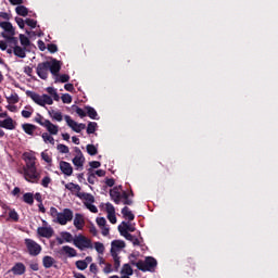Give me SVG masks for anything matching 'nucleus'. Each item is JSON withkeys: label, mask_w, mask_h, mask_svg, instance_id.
Returning <instances> with one entry per match:
<instances>
[{"label": "nucleus", "mask_w": 278, "mask_h": 278, "mask_svg": "<svg viewBox=\"0 0 278 278\" xmlns=\"http://www.w3.org/2000/svg\"><path fill=\"white\" fill-rule=\"evenodd\" d=\"M41 138L45 142H49L50 144H55V139L53 136L49 135L48 132H43L41 135Z\"/></svg>", "instance_id": "35"}, {"label": "nucleus", "mask_w": 278, "mask_h": 278, "mask_svg": "<svg viewBox=\"0 0 278 278\" xmlns=\"http://www.w3.org/2000/svg\"><path fill=\"white\" fill-rule=\"evenodd\" d=\"M34 114V109L31 106H25V110L22 111L23 118H31Z\"/></svg>", "instance_id": "34"}, {"label": "nucleus", "mask_w": 278, "mask_h": 278, "mask_svg": "<svg viewBox=\"0 0 278 278\" xmlns=\"http://www.w3.org/2000/svg\"><path fill=\"white\" fill-rule=\"evenodd\" d=\"M0 27L5 33H2L1 36L7 40V42H10L13 45V47H18V38L14 37L16 36V30L14 29V26H12V23L10 22H0Z\"/></svg>", "instance_id": "3"}, {"label": "nucleus", "mask_w": 278, "mask_h": 278, "mask_svg": "<svg viewBox=\"0 0 278 278\" xmlns=\"http://www.w3.org/2000/svg\"><path fill=\"white\" fill-rule=\"evenodd\" d=\"M75 266L78 268V270H86V268H88V262L81 260L76 261Z\"/></svg>", "instance_id": "37"}, {"label": "nucleus", "mask_w": 278, "mask_h": 278, "mask_svg": "<svg viewBox=\"0 0 278 278\" xmlns=\"http://www.w3.org/2000/svg\"><path fill=\"white\" fill-rule=\"evenodd\" d=\"M110 197H111L112 201H114V203H116V205H118L121 203V192H118L117 188H113L110 190Z\"/></svg>", "instance_id": "20"}, {"label": "nucleus", "mask_w": 278, "mask_h": 278, "mask_svg": "<svg viewBox=\"0 0 278 278\" xmlns=\"http://www.w3.org/2000/svg\"><path fill=\"white\" fill-rule=\"evenodd\" d=\"M50 216L53 219V223H58V225H67L73 220V211L71 208H64L63 212H58V208L54 206L50 207Z\"/></svg>", "instance_id": "2"}, {"label": "nucleus", "mask_w": 278, "mask_h": 278, "mask_svg": "<svg viewBox=\"0 0 278 278\" xmlns=\"http://www.w3.org/2000/svg\"><path fill=\"white\" fill-rule=\"evenodd\" d=\"M56 149H58L59 153H70V149L66 144L60 143L56 146Z\"/></svg>", "instance_id": "44"}, {"label": "nucleus", "mask_w": 278, "mask_h": 278, "mask_svg": "<svg viewBox=\"0 0 278 278\" xmlns=\"http://www.w3.org/2000/svg\"><path fill=\"white\" fill-rule=\"evenodd\" d=\"M114 261V271L118 273V268H121V258H113Z\"/></svg>", "instance_id": "61"}, {"label": "nucleus", "mask_w": 278, "mask_h": 278, "mask_svg": "<svg viewBox=\"0 0 278 278\" xmlns=\"http://www.w3.org/2000/svg\"><path fill=\"white\" fill-rule=\"evenodd\" d=\"M49 116L53 118L54 121H58V123H62V113L58 112L55 110H49L48 111Z\"/></svg>", "instance_id": "26"}, {"label": "nucleus", "mask_w": 278, "mask_h": 278, "mask_svg": "<svg viewBox=\"0 0 278 278\" xmlns=\"http://www.w3.org/2000/svg\"><path fill=\"white\" fill-rule=\"evenodd\" d=\"M24 244L26 247L27 253L31 257H37L39 253H42V245H40L38 242L34 241V239H25Z\"/></svg>", "instance_id": "6"}, {"label": "nucleus", "mask_w": 278, "mask_h": 278, "mask_svg": "<svg viewBox=\"0 0 278 278\" xmlns=\"http://www.w3.org/2000/svg\"><path fill=\"white\" fill-rule=\"evenodd\" d=\"M76 197L78 199H81V201H85V203H94V195H92L91 193L77 192Z\"/></svg>", "instance_id": "18"}, {"label": "nucleus", "mask_w": 278, "mask_h": 278, "mask_svg": "<svg viewBox=\"0 0 278 278\" xmlns=\"http://www.w3.org/2000/svg\"><path fill=\"white\" fill-rule=\"evenodd\" d=\"M108 219L112 225H116V213H111L108 215Z\"/></svg>", "instance_id": "58"}, {"label": "nucleus", "mask_w": 278, "mask_h": 278, "mask_svg": "<svg viewBox=\"0 0 278 278\" xmlns=\"http://www.w3.org/2000/svg\"><path fill=\"white\" fill-rule=\"evenodd\" d=\"M42 264H43V267L46 268H52V266L55 264V258L49 255L43 256Z\"/></svg>", "instance_id": "22"}, {"label": "nucleus", "mask_w": 278, "mask_h": 278, "mask_svg": "<svg viewBox=\"0 0 278 278\" xmlns=\"http://www.w3.org/2000/svg\"><path fill=\"white\" fill-rule=\"evenodd\" d=\"M41 160H43V162L47 164H51V162H53V159H51V155H49L47 151L41 152Z\"/></svg>", "instance_id": "42"}, {"label": "nucleus", "mask_w": 278, "mask_h": 278, "mask_svg": "<svg viewBox=\"0 0 278 278\" xmlns=\"http://www.w3.org/2000/svg\"><path fill=\"white\" fill-rule=\"evenodd\" d=\"M106 214H116V210L114 208V205H112V203H106Z\"/></svg>", "instance_id": "52"}, {"label": "nucleus", "mask_w": 278, "mask_h": 278, "mask_svg": "<svg viewBox=\"0 0 278 278\" xmlns=\"http://www.w3.org/2000/svg\"><path fill=\"white\" fill-rule=\"evenodd\" d=\"M7 101L10 104H16L18 103V94L17 93H12L11 96L7 97Z\"/></svg>", "instance_id": "38"}, {"label": "nucleus", "mask_w": 278, "mask_h": 278, "mask_svg": "<svg viewBox=\"0 0 278 278\" xmlns=\"http://www.w3.org/2000/svg\"><path fill=\"white\" fill-rule=\"evenodd\" d=\"M87 181L89 184H91L92 186H94V181H97V176L96 174H89L88 178H87Z\"/></svg>", "instance_id": "60"}, {"label": "nucleus", "mask_w": 278, "mask_h": 278, "mask_svg": "<svg viewBox=\"0 0 278 278\" xmlns=\"http://www.w3.org/2000/svg\"><path fill=\"white\" fill-rule=\"evenodd\" d=\"M49 66H51L49 61L38 63L36 73L40 79L47 80L49 78Z\"/></svg>", "instance_id": "8"}, {"label": "nucleus", "mask_w": 278, "mask_h": 278, "mask_svg": "<svg viewBox=\"0 0 278 278\" xmlns=\"http://www.w3.org/2000/svg\"><path fill=\"white\" fill-rule=\"evenodd\" d=\"M25 23L28 27H31V29H36V25H38V22L31 18H26Z\"/></svg>", "instance_id": "48"}, {"label": "nucleus", "mask_w": 278, "mask_h": 278, "mask_svg": "<svg viewBox=\"0 0 278 278\" xmlns=\"http://www.w3.org/2000/svg\"><path fill=\"white\" fill-rule=\"evenodd\" d=\"M104 266H105L103 268L104 275H110V273H113L114 269L112 268V264L111 263H106Z\"/></svg>", "instance_id": "51"}, {"label": "nucleus", "mask_w": 278, "mask_h": 278, "mask_svg": "<svg viewBox=\"0 0 278 278\" xmlns=\"http://www.w3.org/2000/svg\"><path fill=\"white\" fill-rule=\"evenodd\" d=\"M89 270L90 273H92L93 275H97V273H99V268L97 267V264L92 263L90 266H89Z\"/></svg>", "instance_id": "62"}, {"label": "nucleus", "mask_w": 278, "mask_h": 278, "mask_svg": "<svg viewBox=\"0 0 278 278\" xmlns=\"http://www.w3.org/2000/svg\"><path fill=\"white\" fill-rule=\"evenodd\" d=\"M27 97H29L37 105L45 108V105H53V98L51 96L43 93L42 96L34 92L26 91Z\"/></svg>", "instance_id": "4"}, {"label": "nucleus", "mask_w": 278, "mask_h": 278, "mask_svg": "<svg viewBox=\"0 0 278 278\" xmlns=\"http://www.w3.org/2000/svg\"><path fill=\"white\" fill-rule=\"evenodd\" d=\"M15 22L18 25L20 29H25V20L22 17H15Z\"/></svg>", "instance_id": "56"}, {"label": "nucleus", "mask_w": 278, "mask_h": 278, "mask_svg": "<svg viewBox=\"0 0 278 278\" xmlns=\"http://www.w3.org/2000/svg\"><path fill=\"white\" fill-rule=\"evenodd\" d=\"M26 165L23 167L24 178L29 184H38L40 181V173L36 168V157L28 155L25 159Z\"/></svg>", "instance_id": "1"}, {"label": "nucleus", "mask_w": 278, "mask_h": 278, "mask_svg": "<svg viewBox=\"0 0 278 278\" xmlns=\"http://www.w3.org/2000/svg\"><path fill=\"white\" fill-rule=\"evenodd\" d=\"M2 128L9 129L10 131H12L16 129V122H14L12 117H7L5 119L2 121Z\"/></svg>", "instance_id": "17"}, {"label": "nucleus", "mask_w": 278, "mask_h": 278, "mask_svg": "<svg viewBox=\"0 0 278 278\" xmlns=\"http://www.w3.org/2000/svg\"><path fill=\"white\" fill-rule=\"evenodd\" d=\"M15 12L18 16H27L29 14V10L25 5H17Z\"/></svg>", "instance_id": "30"}, {"label": "nucleus", "mask_w": 278, "mask_h": 278, "mask_svg": "<svg viewBox=\"0 0 278 278\" xmlns=\"http://www.w3.org/2000/svg\"><path fill=\"white\" fill-rule=\"evenodd\" d=\"M43 127H46V129L49 131V134H51V136H58V126L51 123V121L45 119Z\"/></svg>", "instance_id": "16"}, {"label": "nucleus", "mask_w": 278, "mask_h": 278, "mask_svg": "<svg viewBox=\"0 0 278 278\" xmlns=\"http://www.w3.org/2000/svg\"><path fill=\"white\" fill-rule=\"evenodd\" d=\"M30 270H34L35 273L40 270V265H38V262H30L29 263Z\"/></svg>", "instance_id": "55"}, {"label": "nucleus", "mask_w": 278, "mask_h": 278, "mask_svg": "<svg viewBox=\"0 0 278 278\" xmlns=\"http://www.w3.org/2000/svg\"><path fill=\"white\" fill-rule=\"evenodd\" d=\"M20 42L24 49H27L31 45V41L23 34H20Z\"/></svg>", "instance_id": "33"}, {"label": "nucleus", "mask_w": 278, "mask_h": 278, "mask_svg": "<svg viewBox=\"0 0 278 278\" xmlns=\"http://www.w3.org/2000/svg\"><path fill=\"white\" fill-rule=\"evenodd\" d=\"M73 242L76 249H79V251H84L85 249H92V240H90L84 235H78L73 240Z\"/></svg>", "instance_id": "7"}, {"label": "nucleus", "mask_w": 278, "mask_h": 278, "mask_svg": "<svg viewBox=\"0 0 278 278\" xmlns=\"http://www.w3.org/2000/svg\"><path fill=\"white\" fill-rule=\"evenodd\" d=\"M25 264L23 263H15V265L11 268L10 273L21 276V275H25Z\"/></svg>", "instance_id": "15"}, {"label": "nucleus", "mask_w": 278, "mask_h": 278, "mask_svg": "<svg viewBox=\"0 0 278 278\" xmlns=\"http://www.w3.org/2000/svg\"><path fill=\"white\" fill-rule=\"evenodd\" d=\"M89 166L91 168H100L101 162H99V161H91V162H89Z\"/></svg>", "instance_id": "63"}, {"label": "nucleus", "mask_w": 278, "mask_h": 278, "mask_svg": "<svg viewBox=\"0 0 278 278\" xmlns=\"http://www.w3.org/2000/svg\"><path fill=\"white\" fill-rule=\"evenodd\" d=\"M63 103H73V97H71L68 93H64L62 97H61Z\"/></svg>", "instance_id": "50"}, {"label": "nucleus", "mask_w": 278, "mask_h": 278, "mask_svg": "<svg viewBox=\"0 0 278 278\" xmlns=\"http://www.w3.org/2000/svg\"><path fill=\"white\" fill-rule=\"evenodd\" d=\"M60 170L63 173V175H66L67 177H71L73 175V165L71 163L61 161L60 162Z\"/></svg>", "instance_id": "12"}, {"label": "nucleus", "mask_w": 278, "mask_h": 278, "mask_svg": "<svg viewBox=\"0 0 278 278\" xmlns=\"http://www.w3.org/2000/svg\"><path fill=\"white\" fill-rule=\"evenodd\" d=\"M122 275H124V277H129V276L134 275V269L131 268V265L124 264V266L122 268Z\"/></svg>", "instance_id": "31"}, {"label": "nucleus", "mask_w": 278, "mask_h": 278, "mask_svg": "<svg viewBox=\"0 0 278 278\" xmlns=\"http://www.w3.org/2000/svg\"><path fill=\"white\" fill-rule=\"evenodd\" d=\"M157 268V260L154 256H146L144 261H140V270L142 273H155Z\"/></svg>", "instance_id": "5"}, {"label": "nucleus", "mask_w": 278, "mask_h": 278, "mask_svg": "<svg viewBox=\"0 0 278 278\" xmlns=\"http://www.w3.org/2000/svg\"><path fill=\"white\" fill-rule=\"evenodd\" d=\"M122 214H123V217L126 218V220H134V218H136L134 216V213H131V210H129V207H127V206H125L122 210Z\"/></svg>", "instance_id": "25"}, {"label": "nucleus", "mask_w": 278, "mask_h": 278, "mask_svg": "<svg viewBox=\"0 0 278 278\" xmlns=\"http://www.w3.org/2000/svg\"><path fill=\"white\" fill-rule=\"evenodd\" d=\"M23 202L27 203V205H34V193L26 192L23 194Z\"/></svg>", "instance_id": "29"}, {"label": "nucleus", "mask_w": 278, "mask_h": 278, "mask_svg": "<svg viewBox=\"0 0 278 278\" xmlns=\"http://www.w3.org/2000/svg\"><path fill=\"white\" fill-rule=\"evenodd\" d=\"M130 264L132 266H137L138 270H140V261H136V255H130Z\"/></svg>", "instance_id": "53"}, {"label": "nucleus", "mask_w": 278, "mask_h": 278, "mask_svg": "<svg viewBox=\"0 0 278 278\" xmlns=\"http://www.w3.org/2000/svg\"><path fill=\"white\" fill-rule=\"evenodd\" d=\"M48 51L50 53H58V45H55V43L48 45Z\"/></svg>", "instance_id": "57"}, {"label": "nucleus", "mask_w": 278, "mask_h": 278, "mask_svg": "<svg viewBox=\"0 0 278 278\" xmlns=\"http://www.w3.org/2000/svg\"><path fill=\"white\" fill-rule=\"evenodd\" d=\"M121 249H125V241L114 240L111 243V250L121 251Z\"/></svg>", "instance_id": "24"}, {"label": "nucleus", "mask_w": 278, "mask_h": 278, "mask_svg": "<svg viewBox=\"0 0 278 278\" xmlns=\"http://www.w3.org/2000/svg\"><path fill=\"white\" fill-rule=\"evenodd\" d=\"M94 249L100 255H103V253H105V245H103V243L99 241L94 242Z\"/></svg>", "instance_id": "36"}, {"label": "nucleus", "mask_w": 278, "mask_h": 278, "mask_svg": "<svg viewBox=\"0 0 278 278\" xmlns=\"http://www.w3.org/2000/svg\"><path fill=\"white\" fill-rule=\"evenodd\" d=\"M76 156L72 160L74 166L79 170V168H84V163L86 162V157L84 156V153H81V150L79 148H75Z\"/></svg>", "instance_id": "9"}, {"label": "nucleus", "mask_w": 278, "mask_h": 278, "mask_svg": "<svg viewBox=\"0 0 278 278\" xmlns=\"http://www.w3.org/2000/svg\"><path fill=\"white\" fill-rule=\"evenodd\" d=\"M97 131V123L96 122H89L87 126V134H94Z\"/></svg>", "instance_id": "39"}, {"label": "nucleus", "mask_w": 278, "mask_h": 278, "mask_svg": "<svg viewBox=\"0 0 278 278\" xmlns=\"http://www.w3.org/2000/svg\"><path fill=\"white\" fill-rule=\"evenodd\" d=\"M27 48L21 47V46H15L13 47V53L16 58L25 59L27 58Z\"/></svg>", "instance_id": "19"}, {"label": "nucleus", "mask_w": 278, "mask_h": 278, "mask_svg": "<svg viewBox=\"0 0 278 278\" xmlns=\"http://www.w3.org/2000/svg\"><path fill=\"white\" fill-rule=\"evenodd\" d=\"M59 255H67L70 257H77V250L71 248V245H63L59 251Z\"/></svg>", "instance_id": "11"}, {"label": "nucleus", "mask_w": 278, "mask_h": 278, "mask_svg": "<svg viewBox=\"0 0 278 278\" xmlns=\"http://www.w3.org/2000/svg\"><path fill=\"white\" fill-rule=\"evenodd\" d=\"M9 217L11 220H14V223H18V213L15 210L9 212Z\"/></svg>", "instance_id": "47"}, {"label": "nucleus", "mask_w": 278, "mask_h": 278, "mask_svg": "<svg viewBox=\"0 0 278 278\" xmlns=\"http://www.w3.org/2000/svg\"><path fill=\"white\" fill-rule=\"evenodd\" d=\"M49 184H51V177L45 176L41 180L42 188H49Z\"/></svg>", "instance_id": "49"}, {"label": "nucleus", "mask_w": 278, "mask_h": 278, "mask_svg": "<svg viewBox=\"0 0 278 278\" xmlns=\"http://www.w3.org/2000/svg\"><path fill=\"white\" fill-rule=\"evenodd\" d=\"M129 228V224H127V222H123L118 227V231L121 233V236H129L128 229Z\"/></svg>", "instance_id": "27"}, {"label": "nucleus", "mask_w": 278, "mask_h": 278, "mask_svg": "<svg viewBox=\"0 0 278 278\" xmlns=\"http://www.w3.org/2000/svg\"><path fill=\"white\" fill-rule=\"evenodd\" d=\"M87 153L89 155H97V153H99V150L96 148L94 144H87Z\"/></svg>", "instance_id": "40"}, {"label": "nucleus", "mask_w": 278, "mask_h": 278, "mask_svg": "<svg viewBox=\"0 0 278 278\" xmlns=\"http://www.w3.org/2000/svg\"><path fill=\"white\" fill-rule=\"evenodd\" d=\"M85 110L87 112V116L91 118L92 121H99V113H97V110L92 106H85Z\"/></svg>", "instance_id": "21"}, {"label": "nucleus", "mask_w": 278, "mask_h": 278, "mask_svg": "<svg viewBox=\"0 0 278 278\" xmlns=\"http://www.w3.org/2000/svg\"><path fill=\"white\" fill-rule=\"evenodd\" d=\"M84 225H86L84 215L76 213L75 217H74V227H76V229H78V231H81V229H84Z\"/></svg>", "instance_id": "14"}, {"label": "nucleus", "mask_w": 278, "mask_h": 278, "mask_svg": "<svg viewBox=\"0 0 278 278\" xmlns=\"http://www.w3.org/2000/svg\"><path fill=\"white\" fill-rule=\"evenodd\" d=\"M65 121H66L68 127H71V128L77 123V122L73 121L71 118V116H68V115L65 116Z\"/></svg>", "instance_id": "64"}, {"label": "nucleus", "mask_w": 278, "mask_h": 278, "mask_svg": "<svg viewBox=\"0 0 278 278\" xmlns=\"http://www.w3.org/2000/svg\"><path fill=\"white\" fill-rule=\"evenodd\" d=\"M49 71L53 77H60V71H62V64L56 59L50 61Z\"/></svg>", "instance_id": "10"}, {"label": "nucleus", "mask_w": 278, "mask_h": 278, "mask_svg": "<svg viewBox=\"0 0 278 278\" xmlns=\"http://www.w3.org/2000/svg\"><path fill=\"white\" fill-rule=\"evenodd\" d=\"M96 223H97L98 227H100V228L108 226V220L105 219V217H98L96 219Z\"/></svg>", "instance_id": "45"}, {"label": "nucleus", "mask_w": 278, "mask_h": 278, "mask_svg": "<svg viewBox=\"0 0 278 278\" xmlns=\"http://www.w3.org/2000/svg\"><path fill=\"white\" fill-rule=\"evenodd\" d=\"M84 205L87 207V210H90L92 214H97L99 212V208L94 206L92 203L84 202Z\"/></svg>", "instance_id": "43"}, {"label": "nucleus", "mask_w": 278, "mask_h": 278, "mask_svg": "<svg viewBox=\"0 0 278 278\" xmlns=\"http://www.w3.org/2000/svg\"><path fill=\"white\" fill-rule=\"evenodd\" d=\"M100 229H101L102 236H104V237L110 236V227L102 226V227H100Z\"/></svg>", "instance_id": "59"}, {"label": "nucleus", "mask_w": 278, "mask_h": 278, "mask_svg": "<svg viewBox=\"0 0 278 278\" xmlns=\"http://www.w3.org/2000/svg\"><path fill=\"white\" fill-rule=\"evenodd\" d=\"M55 77V84H58V81H60L61 84H67V81L71 80V76L68 74H59V76Z\"/></svg>", "instance_id": "32"}, {"label": "nucleus", "mask_w": 278, "mask_h": 278, "mask_svg": "<svg viewBox=\"0 0 278 278\" xmlns=\"http://www.w3.org/2000/svg\"><path fill=\"white\" fill-rule=\"evenodd\" d=\"M61 237L63 238V240H65V242H73V235L71 232H62Z\"/></svg>", "instance_id": "46"}, {"label": "nucleus", "mask_w": 278, "mask_h": 278, "mask_svg": "<svg viewBox=\"0 0 278 278\" xmlns=\"http://www.w3.org/2000/svg\"><path fill=\"white\" fill-rule=\"evenodd\" d=\"M36 125L34 124H23L22 129L27 134V136H34V131L36 129Z\"/></svg>", "instance_id": "23"}, {"label": "nucleus", "mask_w": 278, "mask_h": 278, "mask_svg": "<svg viewBox=\"0 0 278 278\" xmlns=\"http://www.w3.org/2000/svg\"><path fill=\"white\" fill-rule=\"evenodd\" d=\"M35 123H38V125H41V127H45V117L42 115L37 114V117H35Z\"/></svg>", "instance_id": "54"}, {"label": "nucleus", "mask_w": 278, "mask_h": 278, "mask_svg": "<svg viewBox=\"0 0 278 278\" xmlns=\"http://www.w3.org/2000/svg\"><path fill=\"white\" fill-rule=\"evenodd\" d=\"M73 110H75L76 114H78V116H80V118H86L87 114H86L85 110H83L81 108H79L77 105H73Z\"/></svg>", "instance_id": "41"}, {"label": "nucleus", "mask_w": 278, "mask_h": 278, "mask_svg": "<svg viewBox=\"0 0 278 278\" xmlns=\"http://www.w3.org/2000/svg\"><path fill=\"white\" fill-rule=\"evenodd\" d=\"M66 190H70V192H81V187L79 185H76L75 182H68L65 185Z\"/></svg>", "instance_id": "28"}, {"label": "nucleus", "mask_w": 278, "mask_h": 278, "mask_svg": "<svg viewBox=\"0 0 278 278\" xmlns=\"http://www.w3.org/2000/svg\"><path fill=\"white\" fill-rule=\"evenodd\" d=\"M37 233L41 238H53L54 231H53V228L51 227H39L37 229Z\"/></svg>", "instance_id": "13"}]
</instances>
